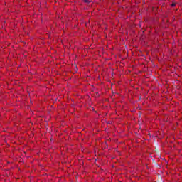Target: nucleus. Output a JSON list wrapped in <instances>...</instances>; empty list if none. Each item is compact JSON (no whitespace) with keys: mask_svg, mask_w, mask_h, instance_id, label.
<instances>
[{"mask_svg":"<svg viewBox=\"0 0 182 182\" xmlns=\"http://www.w3.org/2000/svg\"><path fill=\"white\" fill-rule=\"evenodd\" d=\"M171 6H172V7L176 6V3H172V4H171Z\"/></svg>","mask_w":182,"mask_h":182,"instance_id":"nucleus-1","label":"nucleus"},{"mask_svg":"<svg viewBox=\"0 0 182 182\" xmlns=\"http://www.w3.org/2000/svg\"><path fill=\"white\" fill-rule=\"evenodd\" d=\"M83 1H84V2H86L87 4L90 2V0H83Z\"/></svg>","mask_w":182,"mask_h":182,"instance_id":"nucleus-2","label":"nucleus"}]
</instances>
